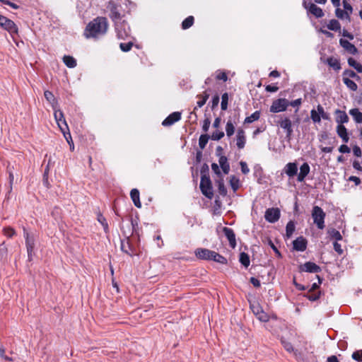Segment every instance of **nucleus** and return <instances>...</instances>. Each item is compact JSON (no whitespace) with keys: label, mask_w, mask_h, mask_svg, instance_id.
<instances>
[{"label":"nucleus","mask_w":362,"mask_h":362,"mask_svg":"<svg viewBox=\"0 0 362 362\" xmlns=\"http://www.w3.org/2000/svg\"><path fill=\"white\" fill-rule=\"evenodd\" d=\"M108 25L106 18L97 17L88 23L83 35L87 39L98 40L106 34Z\"/></svg>","instance_id":"1"},{"label":"nucleus","mask_w":362,"mask_h":362,"mask_svg":"<svg viewBox=\"0 0 362 362\" xmlns=\"http://www.w3.org/2000/svg\"><path fill=\"white\" fill-rule=\"evenodd\" d=\"M312 218L313 223L317 226V228L322 230L325 228V213L322 209L318 206H314L312 210Z\"/></svg>","instance_id":"2"},{"label":"nucleus","mask_w":362,"mask_h":362,"mask_svg":"<svg viewBox=\"0 0 362 362\" xmlns=\"http://www.w3.org/2000/svg\"><path fill=\"white\" fill-rule=\"evenodd\" d=\"M117 36L119 39L124 40L130 35V28L124 20L118 21L115 24Z\"/></svg>","instance_id":"3"},{"label":"nucleus","mask_w":362,"mask_h":362,"mask_svg":"<svg viewBox=\"0 0 362 362\" xmlns=\"http://www.w3.org/2000/svg\"><path fill=\"white\" fill-rule=\"evenodd\" d=\"M107 8L110 11L109 16L115 23L122 21V16L120 13L121 6L115 4L114 1H109Z\"/></svg>","instance_id":"4"},{"label":"nucleus","mask_w":362,"mask_h":362,"mask_svg":"<svg viewBox=\"0 0 362 362\" xmlns=\"http://www.w3.org/2000/svg\"><path fill=\"white\" fill-rule=\"evenodd\" d=\"M200 189L204 195L211 199L213 197V189L211 180L206 175H202L200 181Z\"/></svg>","instance_id":"5"},{"label":"nucleus","mask_w":362,"mask_h":362,"mask_svg":"<svg viewBox=\"0 0 362 362\" xmlns=\"http://www.w3.org/2000/svg\"><path fill=\"white\" fill-rule=\"evenodd\" d=\"M289 105V101L285 98H279L273 101L271 107L270 112L277 113L285 111Z\"/></svg>","instance_id":"6"},{"label":"nucleus","mask_w":362,"mask_h":362,"mask_svg":"<svg viewBox=\"0 0 362 362\" xmlns=\"http://www.w3.org/2000/svg\"><path fill=\"white\" fill-rule=\"evenodd\" d=\"M54 119L60 130H68V124L64 118V113L58 108H53Z\"/></svg>","instance_id":"7"},{"label":"nucleus","mask_w":362,"mask_h":362,"mask_svg":"<svg viewBox=\"0 0 362 362\" xmlns=\"http://www.w3.org/2000/svg\"><path fill=\"white\" fill-rule=\"evenodd\" d=\"M0 26L8 30L10 33H17L18 28L11 20L0 15Z\"/></svg>","instance_id":"8"},{"label":"nucleus","mask_w":362,"mask_h":362,"mask_svg":"<svg viewBox=\"0 0 362 362\" xmlns=\"http://www.w3.org/2000/svg\"><path fill=\"white\" fill-rule=\"evenodd\" d=\"M265 219L269 223H275L280 218V211L278 208H270L266 210Z\"/></svg>","instance_id":"9"},{"label":"nucleus","mask_w":362,"mask_h":362,"mask_svg":"<svg viewBox=\"0 0 362 362\" xmlns=\"http://www.w3.org/2000/svg\"><path fill=\"white\" fill-rule=\"evenodd\" d=\"M23 232L24 237L25 238V244L27 247L28 259H30L35 247V238L33 235H30V234L25 228L23 229Z\"/></svg>","instance_id":"10"},{"label":"nucleus","mask_w":362,"mask_h":362,"mask_svg":"<svg viewBox=\"0 0 362 362\" xmlns=\"http://www.w3.org/2000/svg\"><path fill=\"white\" fill-rule=\"evenodd\" d=\"M251 309L257 317V318L261 322H267L269 321V315L264 312L262 308L259 304L251 305Z\"/></svg>","instance_id":"11"},{"label":"nucleus","mask_w":362,"mask_h":362,"mask_svg":"<svg viewBox=\"0 0 362 362\" xmlns=\"http://www.w3.org/2000/svg\"><path fill=\"white\" fill-rule=\"evenodd\" d=\"M300 272L309 273H318L321 271V268L315 263L307 262L299 267Z\"/></svg>","instance_id":"12"},{"label":"nucleus","mask_w":362,"mask_h":362,"mask_svg":"<svg viewBox=\"0 0 362 362\" xmlns=\"http://www.w3.org/2000/svg\"><path fill=\"white\" fill-rule=\"evenodd\" d=\"M279 126L281 127V128L286 131V136L291 137L293 133L292 122L291 119L288 117H284V119H281V121L279 122Z\"/></svg>","instance_id":"13"},{"label":"nucleus","mask_w":362,"mask_h":362,"mask_svg":"<svg viewBox=\"0 0 362 362\" xmlns=\"http://www.w3.org/2000/svg\"><path fill=\"white\" fill-rule=\"evenodd\" d=\"M303 4L305 7L308 10V11L314 15L316 18H321L324 16L323 11L315 4L310 3L308 5H307L305 1L303 2Z\"/></svg>","instance_id":"14"},{"label":"nucleus","mask_w":362,"mask_h":362,"mask_svg":"<svg viewBox=\"0 0 362 362\" xmlns=\"http://www.w3.org/2000/svg\"><path fill=\"white\" fill-rule=\"evenodd\" d=\"M293 246L295 250L303 252L307 248V240L302 236L298 237L293 242Z\"/></svg>","instance_id":"15"},{"label":"nucleus","mask_w":362,"mask_h":362,"mask_svg":"<svg viewBox=\"0 0 362 362\" xmlns=\"http://www.w3.org/2000/svg\"><path fill=\"white\" fill-rule=\"evenodd\" d=\"M181 119V114L179 112H174L168 116L162 122L163 126H170Z\"/></svg>","instance_id":"16"},{"label":"nucleus","mask_w":362,"mask_h":362,"mask_svg":"<svg viewBox=\"0 0 362 362\" xmlns=\"http://www.w3.org/2000/svg\"><path fill=\"white\" fill-rule=\"evenodd\" d=\"M339 44L349 54H356L358 52V49L355 45L346 40L340 39Z\"/></svg>","instance_id":"17"},{"label":"nucleus","mask_w":362,"mask_h":362,"mask_svg":"<svg viewBox=\"0 0 362 362\" xmlns=\"http://www.w3.org/2000/svg\"><path fill=\"white\" fill-rule=\"evenodd\" d=\"M223 233L225 236L227 238L229 241L230 245L231 247L235 248L236 246V240H235V235L233 230V229L230 228L225 227L223 228Z\"/></svg>","instance_id":"18"},{"label":"nucleus","mask_w":362,"mask_h":362,"mask_svg":"<svg viewBox=\"0 0 362 362\" xmlns=\"http://www.w3.org/2000/svg\"><path fill=\"white\" fill-rule=\"evenodd\" d=\"M246 141L245 132L243 129H238L236 134V145L239 149L245 147Z\"/></svg>","instance_id":"19"},{"label":"nucleus","mask_w":362,"mask_h":362,"mask_svg":"<svg viewBox=\"0 0 362 362\" xmlns=\"http://www.w3.org/2000/svg\"><path fill=\"white\" fill-rule=\"evenodd\" d=\"M212 250L206 248H198L195 250V255L201 259L209 260Z\"/></svg>","instance_id":"20"},{"label":"nucleus","mask_w":362,"mask_h":362,"mask_svg":"<svg viewBox=\"0 0 362 362\" xmlns=\"http://www.w3.org/2000/svg\"><path fill=\"white\" fill-rule=\"evenodd\" d=\"M335 115L336 122L338 124V125H343V124L347 123L349 122V117L344 111L337 110L335 111Z\"/></svg>","instance_id":"21"},{"label":"nucleus","mask_w":362,"mask_h":362,"mask_svg":"<svg viewBox=\"0 0 362 362\" xmlns=\"http://www.w3.org/2000/svg\"><path fill=\"white\" fill-rule=\"evenodd\" d=\"M310 170V168L309 165L307 163H304L300 167V173L298 175V181L303 182L305 177L309 174Z\"/></svg>","instance_id":"22"},{"label":"nucleus","mask_w":362,"mask_h":362,"mask_svg":"<svg viewBox=\"0 0 362 362\" xmlns=\"http://www.w3.org/2000/svg\"><path fill=\"white\" fill-rule=\"evenodd\" d=\"M337 133L338 136L341 138L344 143H347L349 140L347 129L344 125H337Z\"/></svg>","instance_id":"23"},{"label":"nucleus","mask_w":362,"mask_h":362,"mask_svg":"<svg viewBox=\"0 0 362 362\" xmlns=\"http://www.w3.org/2000/svg\"><path fill=\"white\" fill-rule=\"evenodd\" d=\"M298 171L297 164L296 163H288L285 166V173L288 177H293Z\"/></svg>","instance_id":"24"},{"label":"nucleus","mask_w":362,"mask_h":362,"mask_svg":"<svg viewBox=\"0 0 362 362\" xmlns=\"http://www.w3.org/2000/svg\"><path fill=\"white\" fill-rule=\"evenodd\" d=\"M130 197L134 202V204L137 208L141 207V203L139 199V192L137 189H132L130 192Z\"/></svg>","instance_id":"25"},{"label":"nucleus","mask_w":362,"mask_h":362,"mask_svg":"<svg viewBox=\"0 0 362 362\" xmlns=\"http://www.w3.org/2000/svg\"><path fill=\"white\" fill-rule=\"evenodd\" d=\"M45 98L52 105V108H57L58 107V103L56 100L53 93L49 90H45L44 93Z\"/></svg>","instance_id":"26"},{"label":"nucleus","mask_w":362,"mask_h":362,"mask_svg":"<svg viewBox=\"0 0 362 362\" xmlns=\"http://www.w3.org/2000/svg\"><path fill=\"white\" fill-rule=\"evenodd\" d=\"M327 64L335 71H339L341 69L340 62L338 59L334 57H329L326 60Z\"/></svg>","instance_id":"27"},{"label":"nucleus","mask_w":362,"mask_h":362,"mask_svg":"<svg viewBox=\"0 0 362 362\" xmlns=\"http://www.w3.org/2000/svg\"><path fill=\"white\" fill-rule=\"evenodd\" d=\"M218 162H219V165H220L223 173L226 175L228 174L230 170V165L228 162L227 158L224 156H221L219 158Z\"/></svg>","instance_id":"28"},{"label":"nucleus","mask_w":362,"mask_h":362,"mask_svg":"<svg viewBox=\"0 0 362 362\" xmlns=\"http://www.w3.org/2000/svg\"><path fill=\"white\" fill-rule=\"evenodd\" d=\"M349 114L353 117L354 121L356 123L361 124L362 123V112H361L358 109L354 108L351 109L349 111Z\"/></svg>","instance_id":"29"},{"label":"nucleus","mask_w":362,"mask_h":362,"mask_svg":"<svg viewBox=\"0 0 362 362\" xmlns=\"http://www.w3.org/2000/svg\"><path fill=\"white\" fill-rule=\"evenodd\" d=\"M63 62L69 68H74L76 66V60L71 56L65 55L63 57Z\"/></svg>","instance_id":"30"},{"label":"nucleus","mask_w":362,"mask_h":362,"mask_svg":"<svg viewBox=\"0 0 362 362\" xmlns=\"http://www.w3.org/2000/svg\"><path fill=\"white\" fill-rule=\"evenodd\" d=\"M209 260H214V262L221 263V264H226L227 259L223 256L219 255L218 253L212 251L211 257Z\"/></svg>","instance_id":"31"},{"label":"nucleus","mask_w":362,"mask_h":362,"mask_svg":"<svg viewBox=\"0 0 362 362\" xmlns=\"http://www.w3.org/2000/svg\"><path fill=\"white\" fill-rule=\"evenodd\" d=\"M209 97V94L204 92L203 95H198L199 100L197 102V106L194 107V110L198 107H202L206 102Z\"/></svg>","instance_id":"32"},{"label":"nucleus","mask_w":362,"mask_h":362,"mask_svg":"<svg viewBox=\"0 0 362 362\" xmlns=\"http://www.w3.org/2000/svg\"><path fill=\"white\" fill-rule=\"evenodd\" d=\"M327 28L333 31H339L341 29V25L337 20L332 19L327 24Z\"/></svg>","instance_id":"33"},{"label":"nucleus","mask_w":362,"mask_h":362,"mask_svg":"<svg viewBox=\"0 0 362 362\" xmlns=\"http://www.w3.org/2000/svg\"><path fill=\"white\" fill-rule=\"evenodd\" d=\"M343 82L350 90L353 91H356L358 88L356 83L348 77H343Z\"/></svg>","instance_id":"34"},{"label":"nucleus","mask_w":362,"mask_h":362,"mask_svg":"<svg viewBox=\"0 0 362 362\" xmlns=\"http://www.w3.org/2000/svg\"><path fill=\"white\" fill-rule=\"evenodd\" d=\"M295 223L293 221H290L286 227V235L288 238H291L295 230Z\"/></svg>","instance_id":"35"},{"label":"nucleus","mask_w":362,"mask_h":362,"mask_svg":"<svg viewBox=\"0 0 362 362\" xmlns=\"http://www.w3.org/2000/svg\"><path fill=\"white\" fill-rule=\"evenodd\" d=\"M226 132L228 137H230L235 132V126L230 119H228L226 123Z\"/></svg>","instance_id":"36"},{"label":"nucleus","mask_w":362,"mask_h":362,"mask_svg":"<svg viewBox=\"0 0 362 362\" xmlns=\"http://www.w3.org/2000/svg\"><path fill=\"white\" fill-rule=\"evenodd\" d=\"M260 117V112L255 111L250 116L247 117L245 119V123H252L256 120H258Z\"/></svg>","instance_id":"37"},{"label":"nucleus","mask_w":362,"mask_h":362,"mask_svg":"<svg viewBox=\"0 0 362 362\" xmlns=\"http://www.w3.org/2000/svg\"><path fill=\"white\" fill-rule=\"evenodd\" d=\"M240 262L245 267H247L250 265L249 255L245 252H241L240 255Z\"/></svg>","instance_id":"38"},{"label":"nucleus","mask_w":362,"mask_h":362,"mask_svg":"<svg viewBox=\"0 0 362 362\" xmlns=\"http://www.w3.org/2000/svg\"><path fill=\"white\" fill-rule=\"evenodd\" d=\"M328 234L331 238L335 239L337 241L341 240L342 239V236L340 234L339 231L334 228L329 230Z\"/></svg>","instance_id":"39"},{"label":"nucleus","mask_w":362,"mask_h":362,"mask_svg":"<svg viewBox=\"0 0 362 362\" xmlns=\"http://www.w3.org/2000/svg\"><path fill=\"white\" fill-rule=\"evenodd\" d=\"M194 23V17L190 16L186 18L182 23V29H187L190 28Z\"/></svg>","instance_id":"40"},{"label":"nucleus","mask_w":362,"mask_h":362,"mask_svg":"<svg viewBox=\"0 0 362 362\" xmlns=\"http://www.w3.org/2000/svg\"><path fill=\"white\" fill-rule=\"evenodd\" d=\"M209 138L210 136L208 134H202L200 136L199 139V146L202 149L205 148Z\"/></svg>","instance_id":"41"},{"label":"nucleus","mask_w":362,"mask_h":362,"mask_svg":"<svg viewBox=\"0 0 362 362\" xmlns=\"http://www.w3.org/2000/svg\"><path fill=\"white\" fill-rule=\"evenodd\" d=\"M310 118L314 123H320L321 122L320 121V113H319V111L317 110H317L313 109L310 111Z\"/></svg>","instance_id":"42"},{"label":"nucleus","mask_w":362,"mask_h":362,"mask_svg":"<svg viewBox=\"0 0 362 362\" xmlns=\"http://www.w3.org/2000/svg\"><path fill=\"white\" fill-rule=\"evenodd\" d=\"M335 13L337 18L340 19L349 18V15L348 11H345L339 8H337L335 11Z\"/></svg>","instance_id":"43"},{"label":"nucleus","mask_w":362,"mask_h":362,"mask_svg":"<svg viewBox=\"0 0 362 362\" xmlns=\"http://www.w3.org/2000/svg\"><path fill=\"white\" fill-rule=\"evenodd\" d=\"M224 136V132L223 131L216 130L212 133L210 139L214 141H218Z\"/></svg>","instance_id":"44"},{"label":"nucleus","mask_w":362,"mask_h":362,"mask_svg":"<svg viewBox=\"0 0 362 362\" xmlns=\"http://www.w3.org/2000/svg\"><path fill=\"white\" fill-rule=\"evenodd\" d=\"M228 101V95L227 93H225L222 95V97H221V110H227Z\"/></svg>","instance_id":"45"},{"label":"nucleus","mask_w":362,"mask_h":362,"mask_svg":"<svg viewBox=\"0 0 362 362\" xmlns=\"http://www.w3.org/2000/svg\"><path fill=\"white\" fill-rule=\"evenodd\" d=\"M317 110L319 111L320 115V119L322 118L323 119H329V115L327 112H325V110L323 107L320 105H317Z\"/></svg>","instance_id":"46"},{"label":"nucleus","mask_w":362,"mask_h":362,"mask_svg":"<svg viewBox=\"0 0 362 362\" xmlns=\"http://www.w3.org/2000/svg\"><path fill=\"white\" fill-rule=\"evenodd\" d=\"M121 249L123 252H126L127 254L131 255L129 252L130 246L129 243V240H127L126 241H122Z\"/></svg>","instance_id":"47"},{"label":"nucleus","mask_w":362,"mask_h":362,"mask_svg":"<svg viewBox=\"0 0 362 362\" xmlns=\"http://www.w3.org/2000/svg\"><path fill=\"white\" fill-rule=\"evenodd\" d=\"M230 183L233 191H236L239 187V180L235 177H232L230 180Z\"/></svg>","instance_id":"48"},{"label":"nucleus","mask_w":362,"mask_h":362,"mask_svg":"<svg viewBox=\"0 0 362 362\" xmlns=\"http://www.w3.org/2000/svg\"><path fill=\"white\" fill-rule=\"evenodd\" d=\"M352 358L358 362L362 361V350L354 351L351 356Z\"/></svg>","instance_id":"49"},{"label":"nucleus","mask_w":362,"mask_h":362,"mask_svg":"<svg viewBox=\"0 0 362 362\" xmlns=\"http://www.w3.org/2000/svg\"><path fill=\"white\" fill-rule=\"evenodd\" d=\"M133 43L129 42L127 43H120L119 47L123 52H128L132 47Z\"/></svg>","instance_id":"50"},{"label":"nucleus","mask_w":362,"mask_h":362,"mask_svg":"<svg viewBox=\"0 0 362 362\" xmlns=\"http://www.w3.org/2000/svg\"><path fill=\"white\" fill-rule=\"evenodd\" d=\"M344 77H349V78H358V76L356 75V74L350 69L345 70L343 73Z\"/></svg>","instance_id":"51"},{"label":"nucleus","mask_w":362,"mask_h":362,"mask_svg":"<svg viewBox=\"0 0 362 362\" xmlns=\"http://www.w3.org/2000/svg\"><path fill=\"white\" fill-rule=\"evenodd\" d=\"M306 297L311 301H315L320 298V293L308 291V293L306 295Z\"/></svg>","instance_id":"52"},{"label":"nucleus","mask_w":362,"mask_h":362,"mask_svg":"<svg viewBox=\"0 0 362 362\" xmlns=\"http://www.w3.org/2000/svg\"><path fill=\"white\" fill-rule=\"evenodd\" d=\"M98 221L102 224V226L104 228V230L107 231L108 229V224L106 221L105 218L102 215H99L98 217Z\"/></svg>","instance_id":"53"},{"label":"nucleus","mask_w":362,"mask_h":362,"mask_svg":"<svg viewBox=\"0 0 362 362\" xmlns=\"http://www.w3.org/2000/svg\"><path fill=\"white\" fill-rule=\"evenodd\" d=\"M61 131L63 133L65 139L66 140V141L70 144V143L72 142V139H71V134L69 132V129H68V130H61Z\"/></svg>","instance_id":"54"},{"label":"nucleus","mask_w":362,"mask_h":362,"mask_svg":"<svg viewBox=\"0 0 362 362\" xmlns=\"http://www.w3.org/2000/svg\"><path fill=\"white\" fill-rule=\"evenodd\" d=\"M317 279H318V282L317 283H313L309 290L310 292H313V291L319 288V285L321 284L322 283V279L321 278L317 275L316 276Z\"/></svg>","instance_id":"55"},{"label":"nucleus","mask_w":362,"mask_h":362,"mask_svg":"<svg viewBox=\"0 0 362 362\" xmlns=\"http://www.w3.org/2000/svg\"><path fill=\"white\" fill-rule=\"evenodd\" d=\"M0 357L6 361H12L13 358L5 355V349L2 346H0Z\"/></svg>","instance_id":"56"},{"label":"nucleus","mask_w":362,"mask_h":362,"mask_svg":"<svg viewBox=\"0 0 362 362\" xmlns=\"http://www.w3.org/2000/svg\"><path fill=\"white\" fill-rule=\"evenodd\" d=\"M241 171L243 174L246 175L250 172V169L247 165V163L244 161H241L240 163Z\"/></svg>","instance_id":"57"},{"label":"nucleus","mask_w":362,"mask_h":362,"mask_svg":"<svg viewBox=\"0 0 362 362\" xmlns=\"http://www.w3.org/2000/svg\"><path fill=\"white\" fill-rule=\"evenodd\" d=\"M210 124H211V121L209 119L206 118L204 120V123L202 125V129L204 132H208Z\"/></svg>","instance_id":"58"},{"label":"nucleus","mask_w":362,"mask_h":362,"mask_svg":"<svg viewBox=\"0 0 362 362\" xmlns=\"http://www.w3.org/2000/svg\"><path fill=\"white\" fill-rule=\"evenodd\" d=\"M334 250L339 254L342 255L343 250L341 249V246L339 243H338L337 241H335L333 243Z\"/></svg>","instance_id":"59"},{"label":"nucleus","mask_w":362,"mask_h":362,"mask_svg":"<svg viewBox=\"0 0 362 362\" xmlns=\"http://www.w3.org/2000/svg\"><path fill=\"white\" fill-rule=\"evenodd\" d=\"M4 233L5 235L9 238L12 237L15 234L14 230L11 228H5L4 229Z\"/></svg>","instance_id":"60"},{"label":"nucleus","mask_w":362,"mask_h":362,"mask_svg":"<svg viewBox=\"0 0 362 362\" xmlns=\"http://www.w3.org/2000/svg\"><path fill=\"white\" fill-rule=\"evenodd\" d=\"M282 344H283V346H284V349L287 351H288V352L293 351V346H292V344L291 343L283 341Z\"/></svg>","instance_id":"61"},{"label":"nucleus","mask_w":362,"mask_h":362,"mask_svg":"<svg viewBox=\"0 0 362 362\" xmlns=\"http://www.w3.org/2000/svg\"><path fill=\"white\" fill-rule=\"evenodd\" d=\"M343 6L344 8V11H348L349 15H350L353 11L352 6L345 1H343Z\"/></svg>","instance_id":"62"},{"label":"nucleus","mask_w":362,"mask_h":362,"mask_svg":"<svg viewBox=\"0 0 362 362\" xmlns=\"http://www.w3.org/2000/svg\"><path fill=\"white\" fill-rule=\"evenodd\" d=\"M339 151L341 153H348L350 152L351 150L348 146L343 144L340 146V147L339 148Z\"/></svg>","instance_id":"63"},{"label":"nucleus","mask_w":362,"mask_h":362,"mask_svg":"<svg viewBox=\"0 0 362 362\" xmlns=\"http://www.w3.org/2000/svg\"><path fill=\"white\" fill-rule=\"evenodd\" d=\"M218 189L219 192L221 194L225 195L226 194V190L224 187V185L222 180L218 182Z\"/></svg>","instance_id":"64"}]
</instances>
